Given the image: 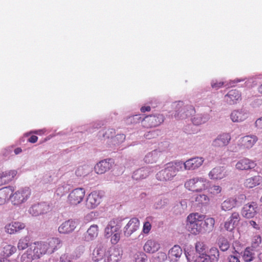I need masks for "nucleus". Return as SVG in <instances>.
Masks as SVG:
<instances>
[{
  "label": "nucleus",
  "mask_w": 262,
  "mask_h": 262,
  "mask_svg": "<svg viewBox=\"0 0 262 262\" xmlns=\"http://www.w3.org/2000/svg\"><path fill=\"white\" fill-rule=\"evenodd\" d=\"M182 164L178 161L168 163L166 164L164 169L158 172L156 174L157 179L161 181H166L172 180L178 172L181 171Z\"/></svg>",
  "instance_id": "f257e3e1"
},
{
  "label": "nucleus",
  "mask_w": 262,
  "mask_h": 262,
  "mask_svg": "<svg viewBox=\"0 0 262 262\" xmlns=\"http://www.w3.org/2000/svg\"><path fill=\"white\" fill-rule=\"evenodd\" d=\"M209 181L203 177H194L187 180L184 183L185 188L193 192H200L208 189Z\"/></svg>",
  "instance_id": "f03ea898"
},
{
  "label": "nucleus",
  "mask_w": 262,
  "mask_h": 262,
  "mask_svg": "<svg viewBox=\"0 0 262 262\" xmlns=\"http://www.w3.org/2000/svg\"><path fill=\"white\" fill-rule=\"evenodd\" d=\"M204 216L198 213H191L187 217L186 228L191 233L197 235L203 232L202 220Z\"/></svg>",
  "instance_id": "7ed1b4c3"
},
{
  "label": "nucleus",
  "mask_w": 262,
  "mask_h": 262,
  "mask_svg": "<svg viewBox=\"0 0 262 262\" xmlns=\"http://www.w3.org/2000/svg\"><path fill=\"white\" fill-rule=\"evenodd\" d=\"M30 195L31 190L28 187L21 188L14 192V188L12 187L10 200L13 205L19 206L29 199Z\"/></svg>",
  "instance_id": "20e7f679"
},
{
  "label": "nucleus",
  "mask_w": 262,
  "mask_h": 262,
  "mask_svg": "<svg viewBox=\"0 0 262 262\" xmlns=\"http://www.w3.org/2000/svg\"><path fill=\"white\" fill-rule=\"evenodd\" d=\"M176 113L174 117L178 119H185L194 113V107L191 105H184L182 101L175 102L172 104Z\"/></svg>",
  "instance_id": "39448f33"
},
{
  "label": "nucleus",
  "mask_w": 262,
  "mask_h": 262,
  "mask_svg": "<svg viewBox=\"0 0 262 262\" xmlns=\"http://www.w3.org/2000/svg\"><path fill=\"white\" fill-rule=\"evenodd\" d=\"M178 162L182 164L181 171H194L199 169L203 165L204 159L201 157H195L188 159L184 162L182 161H178Z\"/></svg>",
  "instance_id": "423d86ee"
},
{
  "label": "nucleus",
  "mask_w": 262,
  "mask_h": 262,
  "mask_svg": "<svg viewBox=\"0 0 262 262\" xmlns=\"http://www.w3.org/2000/svg\"><path fill=\"white\" fill-rule=\"evenodd\" d=\"M85 190L83 188H78L73 190L68 195L67 202L70 205L76 206L83 200Z\"/></svg>",
  "instance_id": "0eeeda50"
},
{
  "label": "nucleus",
  "mask_w": 262,
  "mask_h": 262,
  "mask_svg": "<svg viewBox=\"0 0 262 262\" xmlns=\"http://www.w3.org/2000/svg\"><path fill=\"white\" fill-rule=\"evenodd\" d=\"M51 206L47 203L42 202L32 205L29 209V213L33 216H38L49 212Z\"/></svg>",
  "instance_id": "6e6552de"
},
{
  "label": "nucleus",
  "mask_w": 262,
  "mask_h": 262,
  "mask_svg": "<svg viewBox=\"0 0 262 262\" xmlns=\"http://www.w3.org/2000/svg\"><path fill=\"white\" fill-rule=\"evenodd\" d=\"M123 251L120 248H110L105 254L104 262H120L122 260Z\"/></svg>",
  "instance_id": "1a4fd4ad"
},
{
  "label": "nucleus",
  "mask_w": 262,
  "mask_h": 262,
  "mask_svg": "<svg viewBox=\"0 0 262 262\" xmlns=\"http://www.w3.org/2000/svg\"><path fill=\"white\" fill-rule=\"evenodd\" d=\"M102 193L99 191H94L87 196L86 206L89 209H94L98 206L101 202Z\"/></svg>",
  "instance_id": "9d476101"
},
{
  "label": "nucleus",
  "mask_w": 262,
  "mask_h": 262,
  "mask_svg": "<svg viewBox=\"0 0 262 262\" xmlns=\"http://www.w3.org/2000/svg\"><path fill=\"white\" fill-rule=\"evenodd\" d=\"M164 121L162 114H156L145 117L142 119L143 125L146 127H152L159 125Z\"/></svg>",
  "instance_id": "9b49d317"
},
{
  "label": "nucleus",
  "mask_w": 262,
  "mask_h": 262,
  "mask_svg": "<svg viewBox=\"0 0 262 262\" xmlns=\"http://www.w3.org/2000/svg\"><path fill=\"white\" fill-rule=\"evenodd\" d=\"M36 258H40L42 255L48 253L45 242L39 241L33 243L29 248Z\"/></svg>",
  "instance_id": "f8f14e48"
},
{
  "label": "nucleus",
  "mask_w": 262,
  "mask_h": 262,
  "mask_svg": "<svg viewBox=\"0 0 262 262\" xmlns=\"http://www.w3.org/2000/svg\"><path fill=\"white\" fill-rule=\"evenodd\" d=\"M208 175L210 180H221L225 178L228 173L225 167L217 166L212 168Z\"/></svg>",
  "instance_id": "ddd939ff"
},
{
  "label": "nucleus",
  "mask_w": 262,
  "mask_h": 262,
  "mask_svg": "<svg viewBox=\"0 0 262 262\" xmlns=\"http://www.w3.org/2000/svg\"><path fill=\"white\" fill-rule=\"evenodd\" d=\"M257 204L252 202L245 204L242 208L241 214L244 217L251 219L257 214Z\"/></svg>",
  "instance_id": "4468645a"
},
{
  "label": "nucleus",
  "mask_w": 262,
  "mask_h": 262,
  "mask_svg": "<svg viewBox=\"0 0 262 262\" xmlns=\"http://www.w3.org/2000/svg\"><path fill=\"white\" fill-rule=\"evenodd\" d=\"M231 136L228 133H222L219 135L212 143L215 148H223L228 145L231 140Z\"/></svg>",
  "instance_id": "2eb2a0df"
},
{
  "label": "nucleus",
  "mask_w": 262,
  "mask_h": 262,
  "mask_svg": "<svg viewBox=\"0 0 262 262\" xmlns=\"http://www.w3.org/2000/svg\"><path fill=\"white\" fill-rule=\"evenodd\" d=\"M77 223L73 220L62 222L58 227V231L60 234H68L73 232L77 227Z\"/></svg>",
  "instance_id": "dca6fc26"
},
{
  "label": "nucleus",
  "mask_w": 262,
  "mask_h": 262,
  "mask_svg": "<svg viewBox=\"0 0 262 262\" xmlns=\"http://www.w3.org/2000/svg\"><path fill=\"white\" fill-rule=\"evenodd\" d=\"M140 222L138 219H131L123 228V233L125 236L129 237L136 232L139 228Z\"/></svg>",
  "instance_id": "f3484780"
},
{
  "label": "nucleus",
  "mask_w": 262,
  "mask_h": 262,
  "mask_svg": "<svg viewBox=\"0 0 262 262\" xmlns=\"http://www.w3.org/2000/svg\"><path fill=\"white\" fill-rule=\"evenodd\" d=\"M143 250L148 254H154L158 252L161 248L160 242L155 239H149L143 245Z\"/></svg>",
  "instance_id": "a211bd4d"
},
{
  "label": "nucleus",
  "mask_w": 262,
  "mask_h": 262,
  "mask_svg": "<svg viewBox=\"0 0 262 262\" xmlns=\"http://www.w3.org/2000/svg\"><path fill=\"white\" fill-rule=\"evenodd\" d=\"M224 100L229 105L238 103L242 100L241 93L236 90H230L225 96Z\"/></svg>",
  "instance_id": "6ab92c4d"
},
{
  "label": "nucleus",
  "mask_w": 262,
  "mask_h": 262,
  "mask_svg": "<svg viewBox=\"0 0 262 262\" xmlns=\"http://www.w3.org/2000/svg\"><path fill=\"white\" fill-rule=\"evenodd\" d=\"M106 253L104 245L101 243L98 244L91 254L92 260L94 262H98L103 259Z\"/></svg>",
  "instance_id": "aec40b11"
},
{
  "label": "nucleus",
  "mask_w": 262,
  "mask_h": 262,
  "mask_svg": "<svg viewBox=\"0 0 262 262\" xmlns=\"http://www.w3.org/2000/svg\"><path fill=\"white\" fill-rule=\"evenodd\" d=\"M248 117V113L245 109L233 110L230 114V119L233 122H242Z\"/></svg>",
  "instance_id": "412c9836"
},
{
  "label": "nucleus",
  "mask_w": 262,
  "mask_h": 262,
  "mask_svg": "<svg viewBox=\"0 0 262 262\" xmlns=\"http://www.w3.org/2000/svg\"><path fill=\"white\" fill-rule=\"evenodd\" d=\"M121 228L118 221L116 219L111 220L104 229V235L108 238L113 235V233L119 231Z\"/></svg>",
  "instance_id": "4be33fe9"
},
{
  "label": "nucleus",
  "mask_w": 262,
  "mask_h": 262,
  "mask_svg": "<svg viewBox=\"0 0 262 262\" xmlns=\"http://www.w3.org/2000/svg\"><path fill=\"white\" fill-rule=\"evenodd\" d=\"M112 166L111 159H105L98 162L94 167V170L97 174H103L110 170Z\"/></svg>",
  "instance_id": "5701e85b"
},
{
  "label": "nucleus",
  "mask_w": 262,
  "mask_h": 262,
  "mask_svg": "<svg viewBox=\"0 0 262 262\" xmlns=\"http://www.w3.org/2000/svg\"><path fill=\"white\" fill-rule=\"evenodd\" d=\"M256 163L248 158H244L237 161L235 168L239 170H246L254 168Z\"/></svg>",
  "instance_id": "b1692460"
},
{
  "label": "nucleus",
  "mask_w": 262,
  "mask_h": 262,
  "mask_svg": "<svg viewBox=\"0 0 262 262\" xmlns=\"http://www.w3.org/2000/svg\"><path fill=\"white\" fill-rule=\"evenodd\" d=\"M26 227L24 223L19 222H12L8 224L5 227V231L10 234H15L19 232Z\"/></svg>",
  "instance_id": "393cba45"
},
{
  "label": "nucleus",
  "mask_w": 262,
  "mask_h": 262,
  "mask_svg": "<svg viewBox=\"0 0 262 262\" xmlns=\"http://www.w3.org/2000/svg\"><path fill=\"white\" fill-rule=\"evenodd\" d=\"M99 233V227L98 225L93 224L88 229L84 234L83 239L86 242H91L97 238Z\"/></svg>",
  "instance_id": "a878e982"
},
{
  "label": "nucleus",
  "mask_w": 262,
  "mask_h": 262,
  "mask_svg": "<svg viewBox=\"0 0 262 262\" xmlns=\"http://www.w3.org/2000/svg\"><path fill=\"white\" fill-rule=\"evenodd\" d=\"M17 174L16 170H10L0 173V186L12 181Z\"/></svg>",
  "instance_id": "bb28decb"
},
{
  "label": "nucleus",
  "mask_w": 262,
  "mask_h": 262,
  "mask_svg": "<svg viewBox=\"0 0 262 262\" xmlns=\"http://www.w3.org/2000/svg\"><path fill=\"white\" fill-rule=\"evenodd\" d=\"M16 251V248L6 243H3L0 247V255L4 258L9 257Z\"/></svg>",
  "instance_id": "cd10ccee"
},
{
  "label": "nucleus",
  "mask_w": 262,
  "mask_h": 262,
  "mask_svg": "<svg viewBox=\"0 0 262 262\" xmlns=\"http://www.w3.org/2000/svg\"><path fill=\"white\" fill-rule=\"evenodd\" d=\"M257 140V137L255 135H248L241 138L239 142L244 148L249 149L255 144Z\"/></svg>",
  "instance_id": "c85d7f7f"
},
{
  "label": "nucleus",
  "mask_w": 262,
  "mask_h": 262,
  "mask_svg": "<svg viewBox=\"0 0 262 262\" xmlns=\"http://www.w3.org/2000/svg\"><path fill=\"white\" fill-rule=\"evenodd\" d=\"M47 253L51 254L61 246V241L58 238H52L45 242Z\"/></svg>",
  "instance_id": "c756f323"
},
{
  "label": "nucleus",
  "mask_w": 262,
  "mask_h": 262,
  "mask_svg": "<svg viewBox=\"0 0 262 262\" xmlns=\"http://www.w3.org/2000/svg\"><path fill=\"white\" fill-rule=\"evenodd\" d=\"M211 118L210 114L204 113L198 114L191 118L192 123L195 125H200L208 122Z\"/></svg>",
  "instance_id": "7c9ffc66"
},
{
  "label": "nucleus",
  "mask_w": 262,
  "mask_h": 262,
  "mask_svg": "<svg viewBox=\"0 0 262 262\" xmlns=\"http://www.w3.org/2000/svg\"><path fill=\"white\" fill-rule=\"evenodd\" d=\"M237 205L238 202L236 198L235 197H231L224 201L221 205V207L222 210L227 211L231 210Z\"/></svg>",
  "instance_id": "2f4dec72"
},
{
  "label": "nucleus",
  "mask_w": 262,
  "mask_h": 262,
  "mask_svg": "<svg viewBox=\"0 0 262 262\" xmlns=\"http://www.w3.org/2000/svg\"><path fill=\"white\" fill-rule=\"evenodd\" d=\"M185 255L188 262H200L199 254H198L192 247H187L185 250Z\"/></svg>",
  "instance_id": "473e14b6"
},
{
  "label": "nucleus",
  "mask_w": 262,
  "mask_h": 262,
  "mask_svg": "<svg viewBox=\"0 0 262 262\" xmlns=\"http://www.w3.org/2000/svg\"><path fill=\"white\" fill-rule=\"evenodd\" d=\"M12 186L4 187L0 189V205H4L10 200Z\"/></svg>",
  "instance_id": "72a5a7b5"
},
{
  "label": "nucleus",
  "mask_w": 262,
  "mask_h": 262,
  "mask_svg": "<svg viewBox=\"0 0 262 262\" xmlns=\"http://www.w3.org/2000/svg\"><path fill=\"white\" fill-rule=\"evenodd\" d=\"M150 172L148 167H143L135 171L133 174V178L136 180H140L147 178Z\"/></svg>",
  "instance_id": "f704fd0d"
},
{
  "label": "nucleus",
  "mask_w": 262,
  "mask_h": 262,
  "mask_svg": "<svg viewBox=\"0 0 262 262\" xmlns=\"http://www.w3.org/2000/svg\"><path fill=\"white\" fill-rule=\"evenodd\" d=\"M262 182V177L260 176H255L247 179L244 183V185L249 188H253Z\"/></svg>",
  "instance_id": "c9c22d12"
},
{
  "label": "nucleus",
  "mask_w": 262,
  "mask_h": 262,
  "mask_svg": "<svg viewBox=\"0 0 262 262\" xmlns=\"http://www.w3.org/2000/svg\"><path fill=\"white\" fill-rule=\"evenodd\" d=\"M32 243L31 242L30 237L28 236H25L18 240L17 247L18 250L23 251L27 248H29Z\"/></svg>",
  "instance_id": "e433bc0d"
},
{
  "label": "nucleus",
  "mask_w": 262,
  "mask_h": 262,
  "mask_svg": "<svg viewBox=\"0 0 262 262\" xmlns=\"http://www.w3.org/2000/svg\"><path fill=\"white\" fill-rule=\"evenodd\" d=\"M182 249L179 245H174L168 252V256L171 259L177 260L182 254Z\"/></svg>",
  "instance_id": "4c0bfd02"
},
{
  "label": "nucleus",
  "mask_w": 262,
  "mask_h": 262,
  "mask_svg": "<svg viewBox=\"0 0 262 262\" xmlns=\"http://www.w3.org/2000/svg\"><path fill=\"white\" fill-rule=\"evenodd\" d=\"M161 155V152L157 150H153L146 155L144 161L147 163L156 162Z\"/></svg>",
  "instance_id": "58836bf2"
},
{
  "label": "nucleus",
  "mask_w": 262,
  "mask_h": 262,
  "mask_svg": "<svg viewBox=\"0 0 262 262\" xmlns=\"http://www.w3.org/2000/svg\"><path fill=\"white\" fill-rule=\"evenodd\" d=\"M215 224L214 219L208 217L204 220H202V226L203 232H210L212 230Z\"/></svg>",
  "instance_id": "ea45409f"
},
{
  "label": "nucleus",
  "mask_w": 262,
  "mask_h": 262,
  "mask_svg": "<svg viewBox=\"0 0 262 262\" xmlns=\"http://www.w3.org/2000/svg\"><path fill=\"white\" fill-rule=\"evenodd\" d=\"M255 253L251 247L246 248L243 252V258L246 262H250L254 259Z\"/></svg>",
  "instance_id": "a19ab883"
},
{
  "label": "nucleus",
  "mask_w": 262,
  "mask_h": 262,
  "mask_svg": "<svg viewBox=\"0 0 262 262\" xmlns=\"http://www.w3.org/2000/svg\"><path fill=\"white\" fill-rule=\"evenodd\" d=\"M69 190V186L66 183L59 184L55 190V194L58 196H61L64 195Z\"/></svg>",
  "instance_id": "79ce46f5"
},
{
  "label": "nucleus",
  "mask_w": 262,
  "mask_h": 262,
  "mask_svg": "<svg viewBox=\"0 0 262 262\" xmlns=\"http://www.w3.org/2000/svg\"><path fill=\"white\" fill-rule=\"evenodd\" d=\"M195 201L199 204L202 205H207L209 203L210 199L209 196L205 194H199L195 196Z\"/></svg>",
  "instance_id": "37998d69"
},
{
  "label": "nucleus",
  "mask_w": 262,
  "mask_h": 262,
  "mask_svg": "<svg viewBox=\"0 0 262 262\" xmlns=\"http://www.w3.org/2000/svg\"><path fill=\"white\" fill-rule=\"evenodd\" d=\"M187 203L186 200L181 201L174 207V211L177 214H181L187 209Z\"/></svg>",
  "instance_id": "c03bdc74"
},
{
  "label": "nucleus",
  "mask_w": 262,
  "mask_h": 262,
  "mask_svg": "<svg viewBox=\"0 0 262 262\" xmlns=\"http://www.w3.org/2000/svg\"><path fill=\"white\" fill-rule=\"evenodd\" d=\"M196 252L199 254V257L204 254L206 252V245L202 242H198L196 243L195 245V248H194Z\"/></svg>",
  "instance_id": "a18cd8bd"
},
{
  "label": "nucleus",
  "mask_w": 262,
  "mask_h": 262,
  "mask_svg": "<svg viewBox=\"0 0 262 262\" xmlns=\"http://www.w3.org/2000/svg\"><path fill=\"white\" fill-rule=\"evenodd\" d=\"M36 258L34 256V254L29 252V249L27 250L23 253L20 258L21 262H31L32 260Z\"/></svg>",
  "instance_id": "49530a36"
},
{
  "label": "nucleus",
  "mask_w": 262,
  "mask_h": 262,
  "mask_svg": "<svg viewBox=\"0 0 262 262\" xmlns=\"http://www.w3.org/2000/svg\"><path fill=\"white\" fill-rule=\"evenodd\" d=\"M168 200L166 198H158L155 202L154 207L156 209H161L168 204Z\"/></svg>",
  "instance_id": "de8ad7c7"
},
{
  "label": "nucleus",
  "mask_w": 262,
  "mask_h": 262,
  "mask_svg": "<svg viewBox=\"0 0 262 262\" xmlns=\"http://www.w3.org/2000/svg\"><path fill=\"white\" fill-rule=\"evenodd\" d=\"M218 245L220 249L225 251L229 248V244L227 239L224 237H220L218 240Z\"/></svg>",
  "instance_id": "09e8293b"
},
{
  "label": "nucleus",
  "mask_w": 262,
  "mask_h": 262,
  "mask_svg": "<svg viewBox=\"0 0 262 262\" xmlns=\"http://www.w3.org/2000/svg\"><path fill=\"white\" fill-rule=\"evenodd\" d=\"M241 217L238 212H233L232 213L228 220L235 226H236L239 221H240Z\"/></svg>",
  "instance_id": "8fccbe9b"
},
{
  "label": "nucleus",
  "mask_w": 262,
  "mask_h": 262,
  "mask_svg": "<svg viewBox=\"0 0 262 262\" xmlns=\"http://www.w3.org/2000/svg\"><path fill=\"white\" fill-rule=\"evenodd\" d=\"M147 256L143 252H138L135 255V262H146Z\"/></svg>",
  "instance_id": "3c124183"
},
{
  "label": "nucleus",
  "mask_w": 262,
  "mask_h": 262,
  "mask_svg": "<svg viewBox=\"0 0 262 262\" xmlns=\"http://www.w3.org/2000/svg\"><path fill=\"white\" fill-rule=\"evenodd\" d=\"M125 139V136L124 134H118L112 138L111 142L114 145H116L123 142Z\"/></svg>",
  "instance_id": "603ef678"
},
{
  "label": "nucleus",
  "mask_w": 262,
  "mask_h": 262,
  "mask_svg": "<svg viewBox=\"0 0 262 262\" xmlns=\"http://www.w3.org/2000/svg\"><path fill=\"white\" fill-rule=\"evenodd\" d=\"M222 187L217 185H213L211 186L209 189V193L213 196H216L222 192Z\"/></svg>",
  "instance_id": "864d4df0"
},
{
  "label": "nucleus",
  "mask_w": 262,
  "mask_h": 262,
  "mask_svg": "<svg viewBox=\"0 0 262 262\" xmlns=\"http://www.w3.org/2000/svg\"><path fill=\"white\" fill-rule=\"evenodd\" d=\"M141 120V117L139 115H135L126 118L125 121L127 124H129L138 123Z\"/></svg>",
  "instance_id": "5fc2aeb1"
},
{
  "label": "nucleus",
  "mask_w": 262,
  "mask_h": 262,
  "mask_svg": "<svg viewBox=\"0 0 262 262\" xmlns=\"http://www.w3.org/2000/svg\"><path fill=\"white\" fill-rule=\"evenodd\" d=\"M209 255L213 258V260L216 261L218 260L219 257V252L217 248H212L209 251Z\"/></svg>",
  "instance_id": "6e6d98bb"
},
{
  "label": "nucleus",
  "mask_w": 262,
  "mask_h": 262,
  "mask_svg": "<svg viewBox=\"0 0 262 262\" xmlns=\"http://www.w3.org/2000/svg\"><path fill=\"white\" fill-rule=\"evenodd\" d=\"M111 241L113 244H116L120 239V233L119 231L113 233L111 236Z\"/></svg>",
  "instance_id": "4d7b16f0"
},
{
  "label": "nucleus",
  "mask_w": 262,
  "mask_h": 262,
  "mask_svg": "<svg viewBox=\"0 0 262 262\" xmlns=\"http://www.w3.org/2000/svg\"><path fill=\"white\" fill-rule=\"evenodd\" d=\"M261 243V237L259 235H255L253 239L252 245L253 248H257Z\"/></svg>",
  "instance_id": "13d9d810"
},
{
  "label": "nucleus",
  "mask_w": 262,
  "mask_h": 262,
  "mask_svg": "<svg viewBox=\"0 0 262 262\" xmlns=\"http://www.w3.org/2000/svg\"><path fill=\"white\" fill-rule=\"evenodd\" d=\"M151 225L148 221H146L143 224L142 231L144 234H148L151 230Z\"/></svg>",
  "instance_id": "bf43d9fd"
},
{
  "label": "nucleus",
  "mask_w": 262,
  "mask_h": 262,
  "mask_svg": "<svg viewBox=\"0 0 262 262\" xmlns=\"http://www.w3.org/2000/svg\"><path fill=\"white\" fill-rule=\"evenodd\" d=\"M155 259L160 262H163L167 259V254L164 252H159L157 254Z\"/></svg>",
  "instance_id": "052dcab7"
},
{
  "label": "nucleus",
  "mask_w": 262,
  "mask_h": 262,
  "mask_svg": "<svg viewBox=\"0 0 262 262\" xmlns=\"http://www.w3.org/2000/svg\"><path fill=\"white\" fill-rule=\"evenodd\" d=\"M200 262H216V261L213 260V258L210 257L209 255L205 253L203 255L200 257Z\"/></svg>",
  "instance_id": "680f3d73"
},
{
  "label": "nucleus",
  "mask_w": 262,
  "mask_h": 262,
  "mask_svg": "<svg viewBox=\"0 0 262 262\" xmlns=\"http://www.w3.org/2000/svg\"><path fill=\"white\" fill-rule=\"evenodd\" d=\"M115 134V132L114 129L108 128L105 130V133L103 134V136L108 139L111 138V141L112 138L114 137Z\"/></svg>",
  "instance_id": "e2e57ef3"
},
{
  "label": "nucleus",
  "mask_w": 262,
  "mask_h": 262,
  "mask_svg": "<svg viewBox=\"0 0 262 262\" xmlns=\"http://www.w3.org/2000/svg\"><path fill=\"white\" fill-rule=\"evenodd\" d=\"M224 84V82L218 81L216 80H212L211 82L212 88L215 90H217L222 87Z\"/></svg>",
  "instance_id": "0e129e2a"
},
{
  "label": "nucleus",
  "mask_w": 262,
  "mask_h": 262,
  "mask_svg": "<svg viewBox=\"0 0 262 262\" xmlns=\"http://www.w3.org/2000/svg\"><path fill=\"white\" fill-rule=\"evenodd\" d=\"M235 226L232 224L228 220H227L224 224L225 229L229 231H232L235 228Z\"/></svg>",
  "instance_id": "69168bd1"
},
{
  "label": "nucleus",
  "mask_w": 262,
  "mask_h": 262,
  "mask_svg": "<svg viewBox=\"0 0 262 262\" xmlns=\"http://www.w3.org/2000/svg\"><path fill=\"white\" fill-rule=\"evenodd\" d=\"M256 127L260 130H262V117L257 119L255 122Z\"/></svg>",
  "instance_id": "338daca9"
},
{
  "label": "nucleus",
  "mask_w": 262,
  "mask_h": 262,
  "mask_svg": "<svg viewBox=\"0 0 262 262\" xmlns=\"http://www.w3.org/2000/svg\"><path fill=\"white\" fill-rule=\"evenodd\" d=\"M60 262H72L70 257L67 254L62 255L60 258Z\"/></svg>",
  "instance_id": "774afa93"
}]
</instances>
